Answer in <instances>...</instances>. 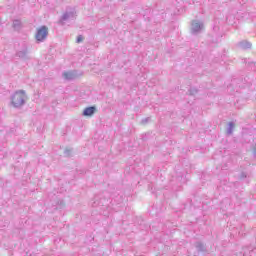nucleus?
I'll list each match as a JSON object with an SVG mask.
<instances>
[{"label":"nucleus","mask_w":256,"mask_h":256,"mask_svg":"<svg viewBox=\"0 0 256 256\" xmlns=\"http://www.w3.org/2000/svg\"><path fill=\"white\" fill-rule=\"evenodd\" d=\"M27 101V94L25 93V90H17L12 96H11V105L15 109H19L25 105Z\"/></svg>","instance_id":"obj_1"},{"label":"nucleus","mask_w":256,"mask_h":256,"mask_svg":"<svg viewBox=\"0 0 256 256\" xmlns=\"http://www.w3.org/2000/svg\"><path fill=\"white\" fill-rule=\"evenodd\" d=\"M12 27L15 31H19L21 29V20H14Z\"/></svg>","instance_id":"obj_10"},{"label":"nucleus","mask_w":256,"mask_h":256,"mask_svg":"<svg viewBox=\"0 0 256 256\" xmlns=\"http://www.w3.org/2000/svg\"><path fill=\"white\" fill-rule=\"evenodd\" d=\"M150 119L151 118H149V117L145 118V119H142V121H141L142 125H145L146 123H148Z\"/></svg>","instance_id":"obj_16"},{"label":"nucleus","mask_w":256,"mask_h":256,"mask_svg":"<svg viewBox=\"0 0 256 256\" xmlns=\"http://www.w3.org/2000/svg\"><path fill=\"white\" fill-rule=\"evenodd\" d=\"M49 34V29L47 26H41L36 32V41L43 42L44 39H47Z\"/></svg>","instance_id":"obj_4"},{"label":"nucleus","mask_w":256,"mask_h":256,"mask_svg":"<svg viewBox=\"0 0 256 256\" xmlns=\"http://www.w3.org/2000/svg\"><path fill=\"white\" fill-rule=\"evenodd\" d=\"M242 251H246V253H248V255H251L253 253V246L243 247Z\"/></svg>","instance_id":"obj_12"},{"label":"nucleus","mask_w":256,"mask_h":256,"mask_svg":"<svg viewBox=\"0 0 256 256\" xmlns=\"http://www.w3.org/2000/svg\"><path fill=\"white\" fill-rule=\"evenodd\" d=\"M95 111H97V107L89 106L83 110L82 115L84 117H93V115H95Z\"/></svg>","instance_id":"obj_6"},{"label":"nucleus","mask_w":256,"mask_h":256,"mask_svg":"<svg viewBox=\"0 0 256 256\" xmlns=\"http://www.w3.org/2000/svg\"><path fill=\"white\" fill-rule=\"evenodd\" d=\"M83 41V36L79 35L76 39V43H81Z\"/></svg>","instance_id":"obj_15"},{"label":"nucleus","mask_w":256,"mask_h":256,"mask_svg":"<svg viewBox=\"0 0 256 256\" xmlns=\"http://www.w3.org/2000/svg\"><path fill=\"white\" fill-rule=\"evenodd\" d=\"M15 57H17L18 59H22V61H27L31 59L29 57V48H27V45L24 44L21 50H18L16 52Z\"/></svg>","instance_id":"obj_3"},{"label":"nucleus","mask_w":256,"mask_h":256,"mask_svg":"<svg viewBox=\"0 0 256 256\" xmlns=\"http://www.w3.org/2000/svg\"><path fill=\"white\" fill-rule=\"evenodd\" d=\"M192 35H199L201 31H203V22H199L197 20L192 22Z\"/></svg>","instance_id":"obj_5"},{"label":"nucleus","mask_w":256,"mask_h":256,"mask_svg":"<svg viewBox=\"0 0 256 256\" xmlns=\"http://www.w3.org/2000/svg\"><path fill=\"white\" fill-rule=\"evenodd\" d=\"M237 47H239V49H251V42L242 40L238 42Z\"/></svg>","instance_id":"obj_8"},{"label":"nucleus","mask_w":256,"mask_h":256,"mask_svg":"<svg viewBox=\"0 0 256 256\" xmlns=\"http://www.w3.org/2000/svg\"><path fill=\"white\" fill-rule=\"evenodd\" d=\"M62 76L66 81H73V79H77V71L63 72Z\"/></svg>","instance_id":"obj_7"},{"label":"nucleus","mask_w":256,"mask_h":256,"mask_svg":"<svg viewBox=\"0 0 256 256\" xmlns=\"http://www.w3.org/2000/svg\"><path fill=\"white\" fill-rule=\"evenodd\" d=\"M64 155H66V157H69V155H71V150L70 149H66L64 151Z\"/></svg>","instance_id":"obj_17"},{"label":"nucleus","mask_w":256,"mask_h":256,"mask_svg":"<svg viewBox=\"0 0 256 256\" xmlns=\"http://www.w3.org/2000/svg\"><path fill=\"white\" fill-rule=\"evenodd\" d=\"M198 92H199V90H197V88L189 89V95H197Z\"/></svg>","instance_id":"obj_14"},{"label":"nucleus","mask_w":256,"mask_h":256,"mask_svg":"<svg viewBox=\"0 0 256 256\" xmlns=\"http://www.w3.org/2000/svg\"><path fill=\"white\" fill-rule=\"evenodd\" d=\"M235 256H249V253H247V251H240V252H236L234 254Z\"/></svg>","instance_id":"obj_13"},{"label":"nucleus","mask_w":256,"mask_h":256,"mask_svg":"<svg viewBox=\"0 0 256 256\" xmlns=\"http://www.w3.org/2000/svg\"><path fill=\"white\" fill-rule=\"evenodd\" d=\"M70 19H75V9L66 10L58 23L59 25H65V21H69Z\"/></svg>","instance_id":"obj_2"},{"label":"nucleus","mask_w":256,"mask_h":256,"mask_svg":"<svg viewBox=\"0 0 256 256\" xmlns=\"http://www.w3.org/2000/svg\"><path fill=\"white\" fill-rule=\"evenodd\" d=\"M254 157L256 158V148L253 151Z\"/></svg>","instance_id":"obj_19"},{"label":"nucleus","mask_w":256,"mask_h":256,"mask_svg":"<svg viewBox=\"0 0 256 256\" xmlns=\"http://www.w3.org/2000/svg\"><path fill=\"white\" fill-rule=\"evenodd\" d=\"M195 248L197 249L198 253H205L207 251L205 244H203L201 241L195 243Z\"/></svg>","instance_id":"obj_9"},{"label":"nucleus","mask_w":256,"mask_h":256,"mask_svg":"<svg viewBox=\"0 0 256 256\" xmlns=\"http://www.w3.org/2000/svg\"><path fill=\"white\" fill-rule=\"evenodd\" d=\"M233 129H235V123L234 122H229L228 123V128H227L228 135H233Z\"/></svg>","instance_id":"obj_11"},{"label":"nucleus","mask_w":256,"mask_h":256,"mask_svg":"<svg viewBox=\"0 0 256 256\" xmlns=\"http://www.w3.org/2000/svg\"><path fill=\"white\" fill-rule=\"evenodd\" d=\"M247 178V174L245 172H242L240 175V179H246Z\"/></svg>","instance_id":"obj_18"}]
</instances>
